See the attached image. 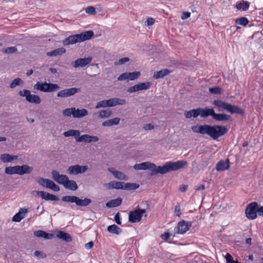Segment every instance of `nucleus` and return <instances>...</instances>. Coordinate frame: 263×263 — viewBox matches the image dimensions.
I'll use <instances>...</instances> for the list:
<instances>
[{
    "mask_svg": "<svg viewBox=\"0 0 263 263\" xmlns=\"http://www.w3.org/2000/svg\"><path fill=\"white\" fill-rule=\"evenodd\" d=\"M186 165L187 162L183 160L167 162L163 166H158V167L154 163L145 162L136 164L134 166V168L136 170H151L152 171L151 175L154 176L158 174H165L172 171H177Z\"/></svg>",
    "mask_w": 263,
    "mask_h": 263,
    "instance_id": "obj_1",
    "label": "nucleus"
},
{
    "mask_svg": "<svg viewBox=\"0 0 263 263\" xmlns=\"http://www.w3.org/2000/svg\"><path fill=\"white\" fill-rule=\"evenodd\" d=\"M193 132L202 135L206 134L214 140L225 135L228 131L227 127L222 125L211 126L208 124L197 125L192 127Z\"/></svg>",
    "mask_w": 263,
    "mask_h": 263,
    "instance_id": "obj_2",
    "label": "nucleus"
},
{
    "mask_svg": "<svg viewBox=\"0 0 263 263\" xmlns=\"http://www.w3.org/2000/svg\"><path fill=\"white\" fill-rule=\"evenodd\" d=\"M93 34V32L91 30L86 31L80 34L69 36L62 41V44L64 46H68L78 42H82L90 39Z\"/></svg>",
    "mask_w": 263,
    "mask_h": 263,
    "instance_id": "obj_3",
    "label": "nucleus"
},
{
    "mask_svg": "<svg viewBox=\"0 0 263 263\" xmlns=\"http://www.w3.org/2000/svg\"><path fill=\"white\" fill-rule=\"evenodd\" d=\"M212 104L219 108L226 110L231 114H237L243 115L244 114L243 109L238 106L226 103L220 100H215L213 102Z\"/></svg>",
    "mask_w": 263,
    "mask_h": 263,
    "instance_id": "obj_4",
    "label": "nucleus"
},
{
    "mask_svg": "<svg viewBox=\"0 0 263 263\" xmlns=\"http://www.w3.org/2000/svg\"><path fill=\"white\" fill-rule=\"evenodd\" d=\"M33 88L44 92H51L58 90L60 87L57 84L37 82L33 86Z\"/></svg>",
    "mask_w": 263,
    "mask_h": 263,
    "instance_id": "obj_5",
    "label": "nucleus"
},
{
    "mask_svg": "<svg viewBox=\"0 0 263 263\" xmlns=\"http://www.w3.org/2000/svg\"><path fill=\"white\" fill-rule=\"evenodd\" d=\"M62 200L64 202L75 203L77 206H86L92 202L90 198H85L84 199H80L76 196H65L62 198Z\"/></svg>",
    "mask_w": 263,
    "mask_h": 263,
    "instance_id": "obj_6",
    "label": "nucleus"
},
{
    "mask_svg": "<svg viewBox=\"0 0 263 263\" xmlns=\"http://www.w3.org/2000/svg\"><path fill=\"white\" fill-rule=\"evenodd\" d=\"M88 111L86 109H76L75 107L65 109L63 111V115L65 117L72 116L75 118H81L87 116Z\"/></svg>",
    "mask_w": 263,
    "mask_h": 263,
    "instance_id": "obj_7",
    "label": "nucleus"
},
{
    "mask_svg": "<svg viewBox=\"0 0 263 263\" xmlns=\"http://www.w3.org/2000/svg\"><path fill=\"white\" fill-rule=\"evenodd\" d=\"M18 94L21 97H25L26 100L29 103L39 104L41 102L40 97L36 95H31L30 91L27 89L20 90Z\"/></svg>",
    "mask_w": 263,
    "mask_h": 263,
    "instance_id": "obj_8",
    "label": "nucleus"
},
{
    "mask_svg": "<svg viewBox=\"0 0 263 263\" xmlns=\"http://www.w3.org/2000/svg\"><path fill=\"white\" fill-rule=\"evenodd\" d=\"M258 204L256 202L249 203L245 210L246 216L249 219L253 220L257 218Z\"/></svg>",
    "mask_w": 263,
    "mask_h": 263,
    "instance_id": "obj_9",
    "label": "nucleus"
},
{
    "mask_svg": "<svg viewBox=\"0 0 263 263\" xmlns=\"http://www.w3.org/2000/svg\"><path fill=\"white\" fill-rule=\"evenodd\" d=\"M146 212L145 209H138L129 213L128 220L132 223L138 222L141 221L142 215Z\"/></svg>",
    "mask_w": 263,
    "mask_h": 263,
    "instance_id": "obj_10",
    "label": "nucleus"
},
{
    "mask_svg": "<svg viewBox=\"0 0 263 263\" xmlns=\"http://www.w3.org/2000/svg\"><path fill=\"white\" fill-rule=\"evenodd\" d=\"M192 226L191 221L182 220L178 223L177 226L174 228L175 234H183L189 230Z\"/></svg>",
    "mask_w": 263,
    "mask_h": 263,
    "instance_id": "obj_11",
    "label": "nucleus"
},
{
    "mask_svg": "<svg viewBox=\"0 0 263 263\" xmlns=\"http://www.w3.org/2000/svg\"><path fill=\"white\" fill-rule=\"evenodd\" d=\"M152 83L149 82L139 83L133 86L129 87L127 91L129 93H132L140 90H146L149 89Z\"/></svg>",
    "mask_w": 263,
    "mask_h": 263,
    "instance_id": "obj_12",
    "label": "nucleus"
},
{
    "mask_svg": "<svg viewBox=\"0 0 263 263\" xmlns=\"http://www.w3.org/2000/svg\"><path fill=\"white\" fill-rule=\"evenodd\" d=\"M88 168L87 165H74L69 166L67 171L70 175H78L85 172Z\"/></svg>",
    "mask_w": 263,
    "mask_h": 263,
    "instance_id": "obj_13",
    "label": "nucleus"
},
{
    "mask_svg": "<svg viewBox=\"0 0 263 263\" xmlns=\"http://www.w3.org/2000/svg\"><path fill=\"white\" fill-rule=\"evenodd\" d=\"M80 91V88L72 87L59 91L57 93V96L60 98H66L73 96Z\"/></svg>",
    "mask_w": 263,
    "mask_h": 263,
    "instance_id": "obj_14",
    "label": "nucleus"
},
{
    "mask_svg": "<svg viewBox=\"0 0 263 263\" xmlns=\"http://www.w3.org/2000/svg\"><path fill=\"white\" fill-rule=\"evenodd\" d=\"M52 178L60 184H65L68 177L65 175H61L58 171L53 170L51 172Z\"/></svg>",
    "mask_w": 263,
    "mask_h": 263,
    "instance_id": "obj_15",
    "label": "nucleus"
},
{
    "mask_svg": "<svg viewBox=\"0 0 263 263\" xmlns=\"http://www.w3.org/2000/svg\"><path fill=\"white\" fill-rule=\"evenodd\" d=\"M92 61V58L90 57H88L87 58H79L76 60L74 62L72 63V65L74 68H78V67H84L90 63Z\"/></svg>",
    "mask_w": 263,
    "mask_h": 263,
    "instance_id": "obj_16",
    "label": "nucleus"
},
{
    "mask_svg": "<svg viewBox=\"0 0 263 263\" xmlns=\"http://www.w3.org/2000/svg\"><path fill=\"white\" fill-rule=\"evenodd\" d=\"M99 138L97 136H90L89 135L85 134L81 136H79V138H77V142H85V143H91V142H96L99 141Z\"/></svg>",
    "mask_w": 263,
    "mask_h": 263,
    "instance_id": "obj_17",
    "label": "nucleus"
},
{
    "mask_svg": "<svg viewBox=\"0 0 263 263\" xmlns=\"http://www.w3.org/2000/svg\"><path fill=\"white\" fill-rule=\"evenodd\" d=\"M36 194L40 195L43 199L46 200L58 201L59 198L57 196L49 194L44 191H36Z\"/></svg>",
    "mask_w": 263,
    "mask_h": 263,
    "instance_id": "obj_18",
    "label": "nucleus"
},
{
    "mask_svg": "<svg viewBox=\"0 0 263 263\" xmlns=\"http://www.w3.org/2000/svg\"><path fill=\"white\" fill-rule=\"evenodd\" d=\"M17 167L18 170V175H20L30 174L33 170L32 167L27 164H24L22 166L17 165Z\"/></svg>",
    "mask_w": 263,
    "mask_h": 263,
    "instance_id": "obj_19",
    "label": "nucleus"
},
{
    "mask_svg": "<svg viewBox=\"0 0 263 263\" xmlns=\"http://www.w3.org/2000/svg\"><path fill=\"white\" fill-rule=\"evenodd\" d=\"M109 107H114L117 105H123L126 104V100L118 98H110L107 100Z\"/></svg>",
    "mask_w": 263,
    "mask_h": 263,
    "instance_id": "obj_20",
    "label": "nucleus"
},
{
    "mask_svg": "<svg viewBox=\"0 0 263 263\" xmlns=\"http://www.w3.org/2000/svg\"><path fill=\"white\" fill-rule=\"evenodd\" d=\"M230 160L227 159L225 160H220L219 161L216 166V168L218 171H222L229 169L230 167Z\"/></svg>",
    "mask_w": 263,
    "mask_h": 263,
    "instance_id": "obj_21",
    "label": "nucleus"
},
{
    "mask_svg": "<svg viewBox=\"0 0 263 263\" xmlns=\"http://www.w3.org/2000/svg\"><path fill=\"white\" fill-rule=\"evenodd\" d=\"M56 236L59 239L65 241L66 242H70L72 240L69 234L62 231H59L56 232Z\"/></svg>",
    "mask_w": 263,
    "mask_h": 263,
    "instance_id": "obj_22",
    "label": "nucleus"
},
{
    "mask_svg": "<svg viewBox=\"0 0 263 263\" xmlns=\"http://www.w3.org/2000/svg\"><path fill=\"white\" fill-rule=\"evenodd\" d=\"M213 119L217 121H226L231 120L232 117L230 115L226 114H216L214 112Z\"/></svg>",
    "mask_w": 263,
    "mask_h": 263,
    "instance_id": "obj_23",
    "label": "nucleus"
},
{
    "mask_svg": "<svg viewBox=\"0 0 263 263\" xmlns=\"http://www.w3.org/2000/svg\"><path fill=\"white\" fill-rule=\"evenodd\" d=\"M124 183L123 182H117L115 181H112L109 182L107 184V188L108 189H117V190H123Z\"/></svg>",
    "mask_w": 263,
    "mask_h": 263,
    "instance_id": "obj_24",
    "label": "nucleus"
},
{
    "mask_svg": "<svg viewBox=\"0 0 263 263\" xmlns=\"http://www.w3.org/2000/svg\"><path fill=\"white\" fill-rule=\"evenodd\" d=\"M214 112L215 111L213 108H200V117L202 118H205L210 116L213 118Z\"/></svg>",
    "mask_w": 263,
    "mask_h": 263,
    "instance_id": "obj_25",
    "label": "nucleus"
},
{
    "mask_svg": "<svg viewBox=\"0 0 263 263\" xmlns=\"http://www.w3.org/2000/svg\"><path fill=\"white\" fill-rule=\"evenodd\" d=\"M28 211L26 209H21L19 212L16 213L12 218V221L15 222H20L25 217L24 214L27 213Z\"/></svg>",
    "mask_w": 263,
    "mask_h": 263,
    "instance_id": "obj_26",
    "label": "nucleus"
},
{
    "mask_svg": "<svg viewBox=\"0 0 263 263\" xmlns=\"http://www.w3.org/2000/svg\"><path fill=\"white\" fill-rule=\"evenodd\" d=\"M113 170V168H108V171L112 173L115 178L119 180H127V177L124 173L118 171H114Z\"/></svg>",
    "mask_w": 263,
    "mask_h": 263,
    "instance_id": "obj_27",
    "label": "nucleus"
},
{
    "mask_svg": "<svg viewBox=\"0 0 263 263\" xmlns=\"http://www.w3.org/2000/svg\"><path fill=\"white\" fill-rule=\"evenodd\" d=\"M122 199L121 197H118L117 199H112L106 203V206L108 208H115L120 205L122 203Z\"/></svg>",
    "mask_w": 263,
    "mask_h": 263,
    "instance_id": "obj_28",
    "label": "nucleus"
},
{
    "mask_svg": "<svg viewBox=\"0 0 263 263\" xmlns=\"http://www.w3.org/2000/svg\"><path fill=\"white\" fill-rule=\"evenodd\" d=\"M66 52V49L63 47L54 49L47 53V55L49 57H55L61 55Z\"/></svg>",
    "mask_w": 263,
    "mask_h": 263,
    "instance_id": "obj_29",
    "label": "nucleus"
},
{
    "mask_svg": "<svg viewBox=\"0 0 263 263\" xmlns=\"http://www.w3.org/2000/svg\"><path fill=\"white\" fill-rule=\"evenodd\" d=\"M171 71L167 69H164L158 71L154 72L153 77L156 79L163 78L165 76L168 75Z\"/></svg>",
    "mask_w": 263,
    "mask_h": 263,
    "instance_id": "obj_30",
    "label": "nucleus"
},
{
    "mask_svg": "<svg viewBox=\"0 0 263 263\" xmlns=\"http://www.w3.org/2000/svg\"><path fill=\"white\" fill-rule=\"evenodd\" d=\"M34 235L37 237H43L46 239H51L53 238V234L46 233L45 231L39 230L34 232Z\"/></svg>",
    "mask_w": 263,
    "mask_h": 263,
    "instance_id": "obj_31",
    "label": "nucleus"
},
{
    "mask_svg": "<svg viewBox=\"0 0 263 263\" xmlns=\"http://www.w3.org/2000/svg\"><path fill=\"white\" fill-rule=\"evenodd\" d=\"M63 135L65 137L73 136L77 141V138H79L80 136V132L78 130L70 129L64 132Z\"/></svg>",
    "mask_w": 263,
    "mask_h": 263,
    "instance_id": "obj_32",
    "label": "nucleus"
},
{
    "mask_svg": "<svg viewBox=\"0 0 263 263\" xmlns=\"http://www.w3.org/2000/svg\"><path fill=\"white\" fill-rule=\"evenodd\" d=\"M64 186L66 189H68L72 191H76L78 188L76 182L72 180H69V179L67 181L66 184H64Z\"/></svg>",
    "mask_w": 263,
    "mask_h": 263,
    "instance_id": "obj_33",
    "label": "nucleus"
},
{
    "mask_svg": "<svg viewBox=\"0 0 263 263\" xmlns=\"http://www.w3.org/2000/svg\"><path fill=\"white\" fill-rule=\"evenodd\" d=\"M107 231L111 234L119 235L122 232V230L117 225L112 224L107 227Z\"/></svg>",
    "mask_w": 263,
    "mask_h": 263,
    "instance_id": "obj_34",
    "label": "nucleus"
},
{
    "mask_svg": "<svg viewBox=\"0 0 263 263\" xmlns=\"http://www.w3.org/2000/svg\"><path fill=\"white\" fill-rule=\"evenodd\" d=\"M112 112L109 109L102 110L98 112V118L100 119L108 118L111 116Z\"/></svg>",
    "mask_w": 263,
    "mask_h": 263,
    "instance_id": "obj_35",
    "label": "nucleus"
},
{
    "mask_svg": "<svg viewBox=\"0 0 263 263\" xmlns=\"http://www.w3.org/2000/svg\"><path fill=\"white\" fill-rule=\"evenodd\" d=\"M139 187V185L136 183H124L123 189L126 191L135 190Z\"/></svg>",
    "mask_w": 263,
    "mask_h": 263,
    "instance_id": "obj_36",
    "label": "nucleus"
},
{
    "mask_svg": "<svg viewBox=\"0 0 263 263\" xmlns=\"http://www.w3.org/2000/svg\"><path fill=\"white\" fill-rule=\"evenodd\" d=\"M5 173L8 175L18 174L17 165L6 167L5 169Z\"/></svg>",
    "mask_w": 263,
    "mask_h": 263,
    "instance_id": "obj_37",
    "label": "nucleus"
},
{
    "mask_svg": "<svg viewBox=\"0 0 263 263\" xmlns=\"http://www.w3.org/2000/svg\"><path fill=\"white\" fill-rule=\"evenodd\" d=\"M23 83V80L20 78H17L14 79L10 84L9 87L11 88H14L17 86H20Z\"/></svg>",
    "mask_w": 263,
    "mask_h": 263,
    "instance_id": "obj_38",
    "label": "nucleus"
},
{
    "mask_svg": "<svg viewBox=\"0 0 263 263\" xmlns=\"http://www.w3.org/2000/svg\"><path fill=\"white\" fill-rule=\"evenodd\" d=\"M250 6V3L248 2H245L244 3H238L236 5V8L238 10L242 9L243 11L247 10Z\"/></svg>",
    "mask_w": 263,
    "mask_h": 263,
    "instance_id": "obj_39",
    "label": "nucleus"
},
{
    "mask_svg": "<svg viewBox=\"0 0 263 263\" xmlns=\"http://www.w3.org/2000/svg\"><path fill=\"white\" fill-rule=\"evenodd\" d=\"M248 20L245 17H241L236 20L235 23L237 24L246 26L249 23Z\"/></svg>",
    "mask_w": 263,
    "mask_h": 263,
    "instance_id": "obj_40",
    "label": "nucleus"
},
{
    "mask_svg": "<svg viewBox=\"0 0 263 263\" xmlns=\"http://www.w3.org/2000/svg\"><path fill=\"white\" fill-rule=\"evenodd\" d=\"M17 51V49L16 47H9L3 48L2 52L5 54L13 53Z\"/></svg>",
    "mask_w": 263,
    "mask_h": 263,
    "instance_id": "obj_41",
    "label": "nucleus"
},
{
    "mask_svg": "<svg viewBox=\"0 0 263 263\" xmlns=\"http://www.w3.org/2000/svg\"><path fill=\"white\" fill-rule=\"evenodd\" d=\"M106 107H109L107 100L100 101L99 102H98L97 103V104L95 106L96 109H98L100 108H106Z\"/></svg>",
    "mask_w": 263,
    "mask_h": 263,
    "instance_id": "obj_42",
    "label": "nucleus"
},
{
    "mask_svg": "<svg viewBox=\"0 0 263 263\" xmlns=\"http://www.w3.org/2000/svg\"><path fill=\"white\" fill-rule=\"evenodd\" d=\"M140 71L128 72V80L131 81L136 80L140 77Z\"/></svg>",
    "mask_w": 263,
    "mask_h": 263,
    "instance_id": "obj_43",
    "label": "nucleus"
},
{
    "mask_svg": "<svg viewBox=\"0 0 263 263\" xmlns=\"http://www.w3.org/2000/svg\"><path fill=\"white\" fill-rule=\"evenodd\" d=\"M209 91L212 94L218 95L221 93V88L217 86L211 87L209 88Z\"/></svg>",
    "mask_w": 263,
    "mask_h": 263,
    "instance_id": "obj_44",
    "label": "nucleus"
},
{
    "mask_svg": "<svg viewBox=\"0 0 263 263\" xmlns=\"http://www.w3.org/2000/svg\"><path fill=\"white\" fill-rule=\"evenodd\" d=\"M1 159L3 162H9L11 161V155L8 154H4L1 155Z\"/></svg>",
    "mask_w": 263,
    "mask_h": 263,
    "instance_id": "obj_45",
    "label": "nucleus"
},
{
    "mask_svg": "<svg viewBox=\"0 0 263 263\" xmlns=\"http://www.w3.org/2000/svg\"><path fill=\"white\" fill-rule=\"evenodd\" d=\"M34 255L39 259H43L46 257V254L44 252L40 251H35L34 252Z\"/></svg>",
    "mask_w": 263,
    "mask_h": 263,
    "instance_id": "obj_46",
    "label": "nucleus"
},
{
    "mask_svg": "<svg viewBox=\"0 0 263 263\" xmlns=\"http://www.w3.org/2000/svg\"><path fill=\"white\" fill-rule=\"evenodd\" d=\"M47 179H46V178L38 177L37 178H36V180L40 185H41L43 187H46V184L47 183Z\"/></svg>",
    "mask_w": 263,
    "mask_h": 263,
    "instance_id": "obj_47",
    "label": "nucleus"
},
{
    "mask_svg": "<svg viewBox=\"0 0 263 263\" xmlns=\"http://www.w3.org/2000/svg\"><path fill=\"white\" fill-rule=\"evenodd\" d=\"M86 13L89 14H96V11L95 7L93 6H88L85 9Z\"/></svg>",
    "mask_w": 263,
    "mask_h": 263,
    "instance_id": "obj_48",
    "label": "nucleus"
},
{
    "mask_svg": "<svg viewBox=\"0 0 263 263\" xmlns=\"http://www.w3.org/2000/svg\"><path fill=\"white\" fill-rule=\"evenodd\" d=\"M118 81H123L128 80V72L120 74L117 78Z\"/></svg>",
    "mask_w": 263,
    "mask_h": 263,
    "instance_id": "obj_49",
    "label": "nucleus"
},
{
    "mask_svg": "<svg viewBox=\"0 0 263 263\" xmlns=\"http://www.w3.org/2000/svg\"><path fill=\"white\" fill-rule=\"evenodd\" d=\"M192 115L194 118H196L198 116H200V107L191 110Z\"/></svg>",
    "mask_w": 263,
    "mask_h": 263,
    "instance_id": "obj_50",
    "label": "nucleus"
},
{
    "mask_svg": "<svg viewBox=\"0 0 263 263\" xmlns=\"http://www.w3.org/2000/svg\"><path fill=\"white\" fill-rule=\"evenodd\" d=\"M109 120L110 121L112 125H116L119 123L120 119L116 117V118L110 119Z\"/></svg>",
    "mask_w": 263,
    "mask_h": 263,
    "instance_id": "obj_51",
    "label": "nucleus"
},
{
    "mask_svg": "<svg viewBox=\"0 0 263 263\" xmlns=\"http://www.w3.org/2000/svg\"><path fill=\"white\" fill-rule=\"evenodd\" d=\"M130 60L129 58L127 57H124L119 60V64H123L128 62Z\"/></svg>",
    "mask_w": 263,
    "mask_h": 263,
    "instance_id": "obj_52",
    "label": "nucleus"
},
{
    "mask_svg": "<svg viewBox=\"0 0 263 263\" xmlns=\"http://www.w3.org/2000/svg\"><path fill=\"white\" fill-rule=\"evenodd\" d=\"M115 220L116 221V222L118 224H121V218H120V213H117L115 216Z\"/></svg>",
    "mask_w": 263,
    "mask_h": 263,
    "instance_id": "obj_53",
    "label": "nucleus"
},
{
    "mask_svg": "<svg viewBox=\"0 0 263 263\" xmlns=\"http://www.w3.org/2000/svg\"><path fill=\"white\" fill-rule=\"evenodd\" d=\"M226 259L227 263H232L234 261L233 257L229 253L227 254Z\"/></svg>",
    "mask_w": 263,
    "mask_h": 263,
    "instance_id": "obj_54",
    "label": "nucleus"
},
{
    "mask_svg": "<svg viewBox=\"0 0 263 263\" xmlns=\"http://www.w3.org/2000/svg\"><path fill=\"white\" fill-rule=\"evenodd\" d=\"M170 234L168 232H165L164 234L161 235V237L164 240H167L170 237Z\"/></svg>",
    "mask_w": 263,
    "mask_h": 263,
    "instance_id": "obj_55",
    "label": "nucleus"
},
{
    "mask_svg": "<svg viewBox=\"0 0 263 263\" xmlns=\"http://www.w3.org/2000/svg\"><path fill=\"white\" fill-rule=\"evenodd\" d=\"M191 15V13L189 12H183L182 16H181V19L182 20H185L187 18L190 17Z\"/></svg>",
    "mask_w": 263,
    "mask_h": 263,
    "instance_id": "obj_56",
    "label": "nucleus"
},
{
    "mask_svg": "<svg viewBox=\"0 0 263 263\" xmlns=\"http://www.w3.org/2000/svg\"><path fill=\"white\" fill-rule=\"evenodd\" d=\"M143 128L145 130H152L154 128V126L151 124H146L144 125Z\"/></svg>",
    "mask_w": 263,
    "mask_h": 263,
    "instance_id": "obj_57",
    "label": "nucleus"
},
{
    "mask_svg": "<svg viewBox=\"0 0 263 263\" xmlns=\"http://www.w3.org/2000/svg\"><path fill=\"white\" fill-rule=\"evenodd\" d=\"M53 183H54V182L53 181L48 179L47 181V183L46 184V187L49 188L50 189L52 187V185H53Z\"/></svg>",
    "mask_w": 263,
    "mask_h": 263,
    "instance_id": "obj_58",
    "label": "nucleus"
},
{
    "mask_svg": "<svg viewBox=\"0 0 263 263\" xmlns=\"http://www.w3.org/2000/svg\"><path fill=\"white\" fill-rule=\"evenodd\" d=\"M102 126L104 127H109L113 126L109 120H106L103 122L102 124Z\"/></svg>",
    "mask_w": 263,
    "mask_h": 263,
    "instance_id": "obj_59",
    "label": "nucleus"
},
{
    "mask_svg": "<svg viewBox=\"0 0 263 263\" xmlns=\"http://www.w3.org/2000/svg\"><path fill=\"white\" fill-rule=\"evenodd\" d=\"M175 212L178 216H180L181 213H180V207L179 205H176L175 208Z\"/></svg>",
    "mask_w": 263,
    "mask_h": 263,
    "instance_id": "obj_60",
    "label": "nucleus"
},
{
    "mask_svg": "<svg viewBox=\"0 0 263 263\" xmlns=\"http://www.w3.org/2000/svg\"><path fill=\"white\" fill-rule=\"evenodd\" d=\"M154 22H155L154 19L153 18H151V17L148 18L146 21L147 26L152 25L153 24H154Z\"/></svg>",
    "mask_w": 263,
    "mask_h": 263,
    "instance_id": "obj_61",
    "label": "nucleus"
},
{
    "mask_svg": "<svg viewBox=\"0 0 263 263\" xmlns=\"http://www.w3.org/2000/svg\"><path fill=\"white\" fill-rule=\"evenodd\" d=\"M184 116L186 118H191L192 117H193L191 110L189 111H185L184 112Z\"/></svg>",
    "mask_w": 263,
    "mask_h": 263,
    "instance_id": "obj_62",
    "label": "nucleus"
},
{
    "mask_svg": "<svg viewBox=\"0 0 263 263\" xmlns=\"http://www.w3.org/2000/svg\"><path fill=\"white\" fill-rule=\"evenodd\" d=\"M50 189L55 192H59L60 191V187L54 183Z\"/></svg>",
    "mask_w": 263,
    "mask_h": 263,
    "instance_id": "obj_63",
    "label": "nucleus"
},
{
    "mask_svg": "<svg viewBox=\"0 0 263 263\" xmlns=\"http://www.w3.org/2000/svg\"><path fill=\"white\" fill-rule=\"evenodd\" d=\"M257 213L259 216L263 215V206L258 205Z\"/></svg>",
    "mask_w": 263,
    "mask_h": 263,
    "instance_id": "obj_64",
    "label": "nucleus"
}]
</instances>
